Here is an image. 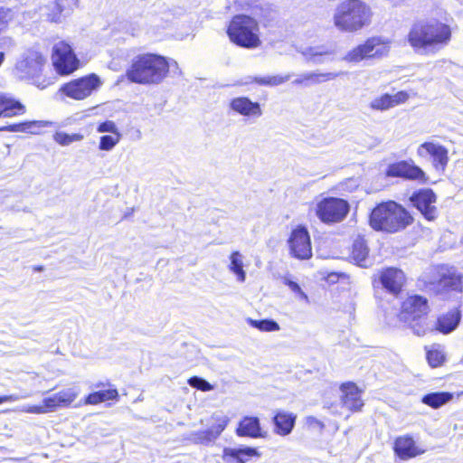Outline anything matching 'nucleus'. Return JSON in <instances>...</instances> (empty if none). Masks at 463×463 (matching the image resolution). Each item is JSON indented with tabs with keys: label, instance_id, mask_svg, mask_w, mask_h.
<instances>
[{
	"label": "nucleus",
	"instance_id": "de8ad7c7",
	"mask_svg": "<svg viewBox=\"0 0 463 463\" xmlns=\"http://www.w3.org/2000/svg\"><path fill=\"white\" fill-rule=\"evenodd\" d=\"M306 423L307 426L309 427H318L320 429H323L325 427L324 423L317 420L316 417L314 416H307L306 418Z\"/></svg>",
	"mask_w": 463,
	"mask_h": 463
},
{
	"label": "nucleus",
	"instance_id": "9d476101",
	"mask_svg": "<svg viewBox=\"0 0 463 463\" xmlns=\"http://www.w3.org/2000/svg\"><path fill=\"white\" fill-rule=\"evenodd\" d=\"M101 84L102 81L97 74L90 73L65 82L60 91L71 99L83 100L98 90Z\"/></svg>",
	"mask_w": 463,
	"mask_h": 463
},
{
	"label": "nucleus",
	"instance_id": "8fccbe9b",
	"mask_svg": "<svg viewBox=\"0 0 463 463\" xmlns=\"http://www.w3.org/2000/svg\"><path fill=\"white\" fill-rule=\"evenodd\" d=\"M12 397L11 396H6V395H4V396H0V404L4 403V402H10L12 401Z\"/></svg>",
	"mask_w": 463,
	"mask_h": 463
},
{
	"label": "nucleus",
	"instance_id": "ddd939ff",
	"mask_svg": "<svg viewBox=\"0 0 463 463\" xmlns=\"http://www.w3.org/2000/svg\"><path fill=\"white\" fill-rule=\"evenodd\" d=\"M384 175L386 177L414 181L420 184H426L430 180L423 169L412 160H400L389 164Z\"/></svg>",
	"mask_w": 463,
	"mask_h": 463
},
{
	"label": "nucleus",
	"instance_id": "c756f323",
	"mask_svg": "<svg viewBox=\"0 0 463 463\" xmlns=\"http://www.w3.org/2000/svg\"><path fill=\"white\" fill-rule=\"evenodd\" d=\"M258 457H260L259 451L250 447L242 449L225 448L222 452V458L227 463H247L252 458Z\"/></svg>",
	"mask_w": 463,
	"mask_h": 463
},
{
	"label": "nucleus",
	"instance_id": "e433bc0d",
	"mask_svg": "<svg viewBox=\"0 0 463 463\" xmlns=\"http://www.w3.org/2000/svg\"><path fill=\"white\" fill-rule=\"evenodd\" d=\"M247 323L250 326L261 332H274L279 331L280 329L279 325L276 321L271 319L256 320L252 318H248Z\"/></svg>",
	"mask_w": 463,
	"mask_h": 463
},
{
	"label": "nucleus",
	"instance_id": "f8f14e48",
	"mask_svg": "<svg viewBox=\"0 0 463 463\" xmlns=\"http://www.w3.org/2000/svg\"><path fill=\"white\" fill-rule=\"evenodd\" d=\"M289 255L298 260H307L312 258V242L307 228L304 225L294 227L287 241Z\"/></svg>",
	"mask_w": 463,
	"mask_h": 463
},
{
	"label": "nucleus",
	"instance_id": "473e14b6",
	"mask_svg": "<svg viewBox=\"0 0 463 463\" xmlns=\"http://www.w3.org/2000/svg\"><path fill=\"white\" fill-rule=\"evenodd\" d=\"M452 399L453 393L449 392H435L425 394L421 402L432 409H438Z\"/></svg>",
	"mask_w": 463,
	"mask_h": 463
},
{
	"label": "nucleus",
	"instance_id": "79ce46f5",
	"mask_svg": "<svg viewBox=\"0 0 463 463\" xmlns=\"http://www.w3.org/2000/svg\"><path fill=\"white\" fill-rule=\"evenodd\" d=\"M83 139V135L80 133L67 134L65 132H56L53 135V140L61 146H68L75 141Z\"/></svg>",
	"mask_w": 463,
	"mask_h": 463
},
{
	"label": "nucleus",
	"instance_id": "ea45409f",
	"mask_svg": "<svg viewBox=\"0 0 463 463\" xmlns=\"http://www.w3.org/2000/svg\"><path fill=\"white\" fill-rule=\"evenodd\" d=\"M121 138V134L101 136L99 138V148L102 151H109L119 143Z\"/></svg>",
	"mask_w": 463,
	"mask_h": 463
},
{
	"label": "nucleus",
	"instance_id": "f03ea898",
	"mask_svg": "<svg viewBox=\"0 0 463 463\" xmlns=\"http://www.w3.org/2000/svg\"><path fill=\"white\" fill-rule=\"evenodd\" d=\"M169 71L170 65L165 56L144 52L133 57L125 71V77L131 83L151 86L162 83Z\"/></svg>",
	"mask_w": 463,
	"mask_h": 463
},
{
	"label": "nucleus",
	"instance_id": "f704fd0d",
	"mask_svg": "<svg viewBox=\"0 0 463 463\" xmlns=\"http://www.w3.org/2000/svg\"><path fill=\"white\" fill-rule=\"evenodd\" d=\"M229 269L236 275L240 282L245 281L246 273L243 269L242 256L237 250L232 251L230 255Z\"/></svg>",
	"mask_w": 463,
	"mask_h": 463
},
{
	"label": "nucleus",
	"instance_id": "393cba45",
	"mask_svg": "<svg viewBox=\"0 0 463 463\" xmlns=\"http://www.w3.org/2000/svg\"><path fill=\"white\" fill-rule=\"evenodd\" d=\"M53 125V122L50 120H24L9 125L5 129L12 132H21L32 136H42L48 128H52Z\"/></svg>",
	"mask_w": 463,
	"mask_h": 463
},
{
	"label": "nucleus",
	"instance_id": "dca6fc26",
	"mask_svg": "<svg viewBox=\"0 0 463 463\" xmlns=\"http://www.w3.org/2000/svg\"><path fill=\"white\" fill-rule=\"evenodd\" d=\"M347 259L350 262L364 268L370 255L368 240L364 234H353L349 239Z\"/></svg>",
	"mask_w": 463,
	"mask_h": 463
},
{
	"label": "nucleus",
	"instance_id": "bb28decb",
	"mask_svg": "<svg viewBox=\"0 0 463 463\" xmlns=\"http://www.w3.org/2000/svg\"><path fill=\"white\" fill-rule=\"evenodd\" d=\"M26 113V106L18 99L0 92V118H15Z\"/></svg>",
	"mask_w": 463,
	"mask_h": 463
},
{
	"label": "nucleus",
	"instance_id": "4be33fe9",
	"mask_svg": "<svg viewBox=\"0 0 463 463\" xmlns=\"http://www.w3.org/2000/svg\"><path fill=\"white\" fill-rule=\"evenodd\" d=\"M77 5V0H53L46 5L45 15L51 23H60L70 15Z\"/></svg>",
	"mask_w": 463,
	"mask_h": 463
},
{
	"label": "nucleus",
	"instance_id": "39448f33",
	"mask_svg": "<svg viewBox=\"0 0 463 463\" xmlns=\"http://www.w3.org/2000/svg\"><path fill=\"white\" fill-rule=\"evenodd\" d=\"M373 12L364 0H342L335 8L333 24L341 33H354L370 26Z\"/></svg>",
	"mask_w": 463,
	"mask_h": 463
},
{
	"label": "nucleus",
	"instance_id": "f3484780",
	"mask_svg": "<svg viewBox=\"0 0 463 463\" xmlns=\"http://www.w3.org/2000/svg\"><path fill=\"white\" fill-rule=\"evenodd\" d=\"M392 450L401 460H409L422 455L425 452L410 434L400 435L393 440Z\"/></svg>",
	"mask_w": 463,
	"mask_h": 463
},
{
	"label": "nucleus",
	"instance_id": "72a5a7b5",
	"mask_svg": "<svg viewBox=\"0 0 463 463\" xmlns=\"http://www.w3.org/2000/svg\"><path fill=\"white\" fill-rule=\"evenodd\" d=\"M289 75L255 76L250 82L258 86L276 87L287 82Z\"/></svg>",
	"mask_w": 463,
	"mask_h": 463
},
{
	"label": "nucleus",
	"instance_id": "49530a36",
	"mask_svg": "<svg viewBox=\"0 0 463 463\" xmlns=\"http://www.w3.org/2000/svg\"><path fill=\"white\" fill-rule=\"evenodd\" d=\"M284 284L287 285L294 293L298 295L301 298L307 299V295L302 291L300 286L290 279H285Z\"/></svg>",
	"mask_w": 463,
	"mask_h": 463
},
{
	"label": "nucleus",
	"instance_id": "aec40b11",
	"mask_svg": "<svg viewBox=\"0 0 463 463\" xmlns=\"http://www.w3.org/2000/svg\"><path fill=\"white\" fill-rule=\"evenodd\" d=\"M340 391L342 392L340 401L344 407L347 408L353 413L362 411L364 405L362 399L363 390L360 389L355 383H343L340 385Z\"/></svg>",
	"mask_w": 463,
	"mask_h": 463
},
{
	"label": "nucleus",
	"instance_id": "1a4fd4ad",
	"mask_svg": "<svg viewBox=\"0 0 463 463\" xmlns=\"http://www.w3.org/2000/svg\"><path fill=\"white\" fill-rule=\"evenodd\" d=\"M377 283L386 293L394 298L400 297L408 284V278L403 269L394 266L384 267L373 278V284Z\"/></svg>",
	"mask_w": 463,
	"mask_h": 463
},
{
	"label": "nucleus",
	"instance_id": "a878e982",
	"mask_svg": "<svg viewBox=\"0 0 463 463\" xmlns=\"http://www.w3.org/2000/svg\"><path fill=\"white\" fill-rule=\"evenodd\" d=\"M297 420V415L290 411L278 410L274 412L272 417L273 431L279 436L289 435Z\"/></svg>",
	"mask_w": 463,
	"mask_h": 463
},
{
	"label": "nucleus",
	"instance_id": "c03bdc74",
	"mask_svg": "<svg viewBox=\"0 0 463 463\" xmlns=\"http://www.w3.org/2000/svg\"><path fill=\"white\" fill-rule=\"evenodd\" d=\"M97 132L109 133V135L121 134L116 123L112 120H105L97 126Z\"/></svg>",
	"mask_w": 463,
	"mask_h": 463
},
{
	"label": "nucleus",
	"instance_id": "20e7f679",
	"mask_svg": "<svg viewBox=\"0 0 463 463\" xmlns=\"http://www.w3.org/2000/svg\"><path fill=\"white\" fill-rule=\"evenodd\" d=\"M414 222L412 214L401 203L387 200L377 203L370 212L368 222L375 232L398 233Z\"/></svg>",
	"mask_w": 463,
	"mask_h": 463
},
{
	"label": "nucleus",
	"instance_id": "7ed1b4c3",
	"mask_svg": "<svg viewBox=\"0 0 463 463\" xmlns=\"http://www.w3.org/2000/svg\"><path fill=\"white\" fill-rule=\"evenodd\" d=\"M397 322L417 337H424L430 318L433 317L430 300L419 293H409L399 303Z\"/></svg>",
	"mask_w": 463,
	"mask_h": 463
},
{
	"label": "nucleus",
	"instance_id": "0eeeda50",
	"mask_svg": "<svg viewBox=\"0 0 463 463\" xmlns=\"http://www.w3.org/2000/svg\"><path fill=\"white\" fill-rule=\"evenodd\" d=\"M390 49V40L380 35H373L348 51L344 60L351 63L365 60H381L389 54Z\"/></svg>",
	"mask_w": 463,
	"mask_h": 463
},
{
	"label": "nucleus",
	"instance_id": "58836bf2",
	"mask_svg": "<svg viewBox=\"0 0 463 463\" xmlns=\"http://www.w3.org/2000/svg\"><path fill=\"white\" fill-rule=\"evenodd\" d=\"M61 407H69L78 397V392L74 388L61 390L55 393Z\"/></svg>",
	"mask_w": 463,
	"mask_h": 463
},
{
	"label": "nucleus",
	"instance_id": "a19ab883",
	"mask_svg": "<svg viewBox=\"0 0 463 463\" xmlns=\"http://www.w3.org/2000/svg\"><path fill=\"white\" fill-rule=\"evenodd\" d=\"M14 21V12L6 6H0V35L6 32Z\"/></svg>",
	"mask_w": 463,
	"mask_h": 463
},
{
	"label": "nucleus",
	"instance_id": "6e6552de",
	"mask_svg": "<svg viewBox=\"0 0 463 463\" xmlns=\"http://www.w3.org/2000/svg\"><path fill=\"white\" fill-rule=\"evenodd\" d=\"M350 211L349 203L343 198L326 196L321 198L315 206L314 213L325 224L343 222Z\"/></svg>",
	"mask_w": 463,
	"mask_h": 463
},
{
	"label": "nucleus",
	"instance_id": "37998d69",
	"mask_svg": "<svg viewBox=\"0 0 463 463\" xmlns=\"http://www.w3.org/2000/svg\"><path fill=\"white\" fill-rule=\"evenodd\" d=\"M188 384L202 392H209L213 389V386L208 383L206 380L198 377V376H192L187 380Z\"/></svg>",
	"mask_w": 463,
	"mask_h": 463
},
{
	"label": "nucleus",
	"instance_id": "b1692460",
	"mask_svg": "<svg viewBox=\"0 0 463 463\" xmlns=\"http://www.w3.org/2000/svg\"><path fill=\"white\" fill-rule=\"evenodd\" d=\"M229 105L232 110L243 117L259 118L262 115L261 105L246 96L232 99Z\"/></svg>",
	"mask_w": 463,
	"mask_h": 463
},
{
	"label": "nucleus",
	"instance_id": "423d86ee",
	"mask_svg": "<svg viewBox=\"0 0 463 463\" xmlns=\"http://www.w3.org/2000/svg\"><path fill=\"white\" fill-rule=\"evenodd\" d=\"M225 32L229 41L237 47L253 50L262 45L260 23L250 14L232 15Z\"/></svg>",
	"mask_w": 463,
	"mask_h": 463
},
{
	"label": "nucleus",
	"instance_id": "4c0bfd02",
	"mask_svg": "<svg viewBox=\"0 0 463 463\" xmlns=\"http://www.w3.org/2000/svg\"><path fill=\"white\" fill-rule=\"evenodd\" d=\"M426 359L430 367L437 368L445 363L446 356L439 347H432L426 350Z\"/></svg>",
	"mask_w": 463,
	"mask_h": 463
},
{
	"label": "nucleus",
	"instance_id": "6ab92c4d",
	"mask_svg": "<svg viewBox=\"0 0 463 463\" xmlns=\"http://www.w3.org/2000/svg\"><path fill=\"white\" fill-rule=\"evenodd\" d=\"M99 390L90 392L83 399L84 405H98L106 402H118L119 392L117 387L109 382H99L95 384Z\"/></svg>",
	"mask_w": 463,
	"mask_h": 463
},
{
	"label": "nucleus",
	"instance_id": "c85d7f7f",
	"mask_svg": "<svg viewBox=\"0 0 463 463\" xmlns=\"http://www.w3.org/2000/svg\"><path fill=\"white\" fill-rule=\"evenodd\" d=\"M46 66L45 56L38 51H29L21 61V69L27 76L44 71Z\"/></svg>",
	"mask_w": 463,
	"mask_h": 463
},
{
	"label": "nucleus",
	"instance_id": "412c9836",
	"mask_svg": "<svg viewBox=\"0 0 463 463\" xmlns=\"http://www.w3.org/2000/svg\"><path fill=\"white\" fill-rule=\"evenodd\" d=\"M410 98L406 90H399L394 94L383 93L373 99L369 107L373 110L384 111L406 103Z\"/></svg>",
	"mask_w": 463,
	"mask_h": 463
},
{
	"label": "nucleus",
	"instance_id": "2eb2a0df",
	"mask_svg": "<svg viewBox=\"0 0 463 463\" xmlns=\"http://www.w3.org/2000/svg\"><path fill=\"white\" fill-rule=\"evenodd\" d=\"M461 320V311L458 307H454L445 313H441L433 320L430 318L428 328L424 332V336L429 335H449L455 331Z\"/></svg>",
	"mask_w": 463,
	"mask_h": 463
},
{
	"label": "nucleus",
	"instance_id": "9b49d317",
	"mask_svg": "<svg viewBox=\"0 0 463 463\" xmlns=\"http://www.w3.org/2000/svg\"><path fill=\"white\" fill-rule=\"evenodd\" d=\"M51 57L52 65L59 75H70L80 67L79 59L71 44L66 41H60L53 45Z\"/></svg>",
	"mask_w": 463,
	"mask_h": 463
},
{
	"label": "nucleus",
	"instance_id": "a18cd8bd",
	"mask_svg": "<svg viewBox=\"0 0 463 463\" xmlns=\"http://www.w3.org/2000/svg\"><path fill=\"white\" fill-rule=\"evenodd\" d=\"M43 402L48 412L54 411L57 408L61 407L56 394L44 398Z\"/></svg>",
	"mask_w": 463,
	"mask_h": 463
},
{
	"label": "nucleus",
	"instance_id": "4468645a",
	"mask_svg": "<svg viewBox=\"0 0 463 463\" xmlns=\"http://www.w3.org/2000/svg\"><path fill=\"white\" fill-rule=\"evenodd\" d=\"M437 200L438 196L431 188L418 189L409 198L411 205L429 222L435 221L439 215Z\"/></svg>",
	"mask_w": 463,
	"mask_h": 463
},
{
	"label": "nucleus",
	"instance_id": "603ef678",
	"mask_svg": "<svg viewBox=\"0 0 463 463\" xmlns=\"http://www.w3.org/2000/svg\"><path fill=\"white\" fill-rule=\"evenodd\" d=\"M4 61H5V52H0V66L2 65Z\"/></svg>",
	"mask_w": 463,
	"mask_h": 463
},
{
	"label": "nucleus",
	"instance_id": "7c9ffc66",
	"mask_svg": "<svg viewBox=\"0 0 463 463\" xmlns=\"http://www.w3.org/2000/svg\"><path fill=\"white\" fill-rule=\"evenodd\" d=\"M239 437L260 438L262 437L260 420L254 416L243 417L236 429Z\"/></svg>",
	"mask_w": 463,
	"mask_h": 463
},
{
	"label": "nucleus",
	"instance_id": "cd10ccee",
	"mask_svg": "<svg viewBox=\"0 0 463 463\" xmlns=\"http://www.w3.org/2000/svg\"><path fill=\"white\" fill-rule=\"evenodd\" d=\"M438 286V294L451 291L461 293L463 291V274L453 270H447L439 276Z\"/></svg>",
	"mask_w": 463,
	"mask_h": 463
},
{
	"label": "nucleus",
	"instance_id": "f257e3e1",
	"mask_svg": "<svg viewBox=\"0 0 463 463\" xmlns=\"http://www.w3.org/2000/svg\"><path fill=\"white\" fill-rule=\"evenodd\" d=\"M452 34V27L446 19H420L410 26L406 41L415 52H435L449 44Z\"/></svg>",
	"mask_w": 463,
	"mask_h": 463
},
{
	"label": "nucleus",
	"instance_id": "a211bd4d",
	"mask_svg": "<svg viewBox=\"0 0 463 463\" xmlns=\"http://www.w3.org/2000/svg\"><path fill=\"white\" fill-rule=\"evenodd\" d=\"M417 155L420 157L430 156L432 159V165L436 169L444 170L449 161L448 148L430 141L420 144L417 148Z\"/></svg>",
	"mask_w": 463,
	"mask_h": 463
},
{
	"label": "nucleus",
	"instance_id": "5701e85b",
	"mask_svg": "<svg viewBox=\"0 0 463 463\" xmlns=\"http://www.w3.org/2000/svg\"><path fill=\"white\" fill-rule=\"evenodd\" d=\"M213 424L207 430L192 433L191 439L194 444H207L214 440L226 428L228 420L222 417H212Z\"/></svg>",
	"mask_w": 463,
	"mask_h": 463
},
{
	"label": "nucleus",
	"instance_id": "3c124183",
	"mask_svg": "<svg viewBox=\"0 0 463 463\" xmlns=\"http://www.w3.org/2000/svg\"><path fill=\"white\" fill-rule=\"evenodd\" d=\"M329 53H330V52H327V51L321 52H311V53H310V57H311V58H314V57H316V56H317V55H327V54H329Z\"/></svg>",
	"mask_w": 463,
	"mask_h": 463
},
{
	"label": "nucleus",
	"instance_id": "c9c22d12",
	"mask_svg": "<svg viewBox=\"0 0 463 463\" xmlns=\"http://www.w3.org/2000/svg\"><path fill=\"white\" fill-rule=\"evenodd\" d=\"M27 78L31 80L32 84L40 90H44L54 83V77L45 73L44 71H37Z\"/></svg>",
	"mask_w": 463,
	"mask_h": 463
},
{
	"label": "nucleus",
	"instance_id": "09e8293b",
	"mask_svg": "<svg viewBox=\"0 0 463 463\" xmlns=\"http://www.w3.org/2000/svg\"><path fill=\"white\" fill-rule=\"evenodd\" d=\"M29 411L33 412V413H37V414H42V413H47L48 412L43 402L42 405L33 406V408H31L29 410Z\"/></svg>",
	"mask_w": 463,
	"mask_h": 463
},
{
	"label": "nucleus",
	"instance_id": "2f4dec72",
	"mask_svg": "<svg viewBox=\"0 0 463 463\" xmlns=\"http://www.w3.org/2000/svg\"><path fill=\"white\" fill-rule=\"evenodd\" d=\"M339 74L333 72H309L301 75L298 79L295 80V83L298 85L308 86L311 84H319L322 82L329 81L335 79Z\"/></svg>",
	"mask_w": 463,
	"mask_h": 463
}]
</instances>
